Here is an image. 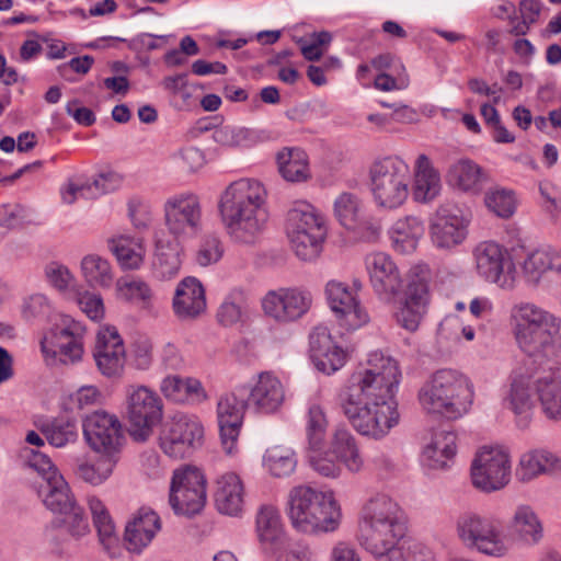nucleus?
<instances>
[{"instance_id": "f257e3e1", "label": "nucleus", "mask_w": 561, "mask_h": 561, "mask_svg": "<svg viewBox=\"0 0 561 561\" xmlns=\"http://www.w3.org/2000/svg\"><path fill=\"white\" fill-rule=\"evenodd\" d=\"M400 381L397 359L382 351L370 352L348 376L336 394V403L359 435L379 440L398 425L394 394Z\"/></svg>"}, {"instance_id": "f03ea898", "label": "nucleus", "mask_w": 561, "mask_h": 561, "mask_svg": "<svg viewBox=\"0 0 561 561\" xmlns=\"http://www.w3.org/2000/svg\"><path fill=\"white\" fill-rule=\"evenodd\" d=\"M405 533L401 508L389 495L377 493L363 505L357 539L376 561L434 560L431 548Z\"/></svg>"}, {"instance_id": "7ed1b4c3", "label": "nucleus", "mask_w": 561, "mask_h": 561, "mask_svg": "<svg viewBox=\"0 0 561 561\" xmlns=\"http://www.w3.org/2000/svg\"><path fill=\"white\" fill-rule=\"evenodd\" d=\"M266 191L254 179H239L221 193L218 209L228 236L238 243L253 244L267 222Z\"/></svg>"}, {"instance_id": "20e7f679", "label": "nucleus", "mask_w": 561, "mask_h": 561, "mask_svg": "<svg viewBox=\"0 0 561 561\" xmlns=\"http://www.w3.org/2000/svg\"><path fill=\"white\" fill-rule=\"evenodd\" d=\"M512 333L524 360L539 363L552 359L561 348V318L530 301H519L510 311Z\"/></svg>"}, {"instance_id": "39448f33", "label": "nucleus", "mask_w": 561, "mask_h": 561, "mask_svg": "<svg viewBox=\"0 0 561 561\" xmlns=\"http://www.w3.org/2000/svg\"><path fill=\"white\" fill-rule=\"evenodd\" d=\"M473 399L472 381L455 369L435 371L419 391L420 404L426 413L449 421L468 414Z\"/></svg>"}, {"instance_id": "423d86ee", "label": "nucleus", "mask_w": 561, "mask_h": 561, "mask_svg": "<svg viewBox=\"0 0 561 561\" xmlns=\"http://www.w3.org/2000/svg\"><path fill=\"white\" fill-rule=\"evenodd\" d=\"M287 515L297 531L309 535L333 533L342 520L341 505L333 492L305 484L289 491Z\"/></svg>"}, {"instance_id": "0eeeda50", "label": "nucleus", "mask_w": 561, "mask_h": 561, "mask_svg": "<svg viewBox=\"0 0 561 561\" xmlns=\"http://www.w3.org/2000/svg\"><path fill=\"white\" fill-rule=\"evenodd\" d=\"M285 231L295 254L302 261H312L322 252L328 227L312 204L296 201L287 211Z\"/></svg>"}, {"instance_id": "6e6552de", "label": "nucleus", "mask_w": 561, "mask_h": 561, "mask_svg": "<svg viewBox=\"0 0 561 561\" xmlns=\"http://www.w3.org/2000/svg\"><path fill=\"white\" fill-rule=\"evenodd\" d=\"M370 192L377 207L394 210L405 204L410 194L409 164L398 156L376 160L369 168Z\"/></svg>"}, {"instance_id": "1a4fd4ad", "label": "nucleus", "mask_w": 561, "mask_h": 561, "mask_svg": "<svg viewBox=\"0 0 561 561\" xmlns=\"http://www.w3.org/2000/svg\"><path fill=\"white\" fill-rule=\"evenodd\" d=\"M540 373L541 360L539 363L523 360L511 374L502 404L515 415V422L519 428H526L533 419L536 408L534 392L537 394L536 379Z\"/></svg>"}, {"instance_id": "9d476101", "label": "nucleus", "mask_w": 561, "mask_h": 561, "mask_svg": "<svg viewBox=\"0 0 561 561\" xmlns=\"http://www.w3.org/2000/svg\"><path fill=\"white\" fill-rule=\"evenodd\" d=\"M456 529L467 546L481 553L502 557L507 550L501 522L492 516L463 513L457 519Z\"/></svg>"}, {"instance_id": "9b49d317", "label": "nucleus", "mask_w": 561, "mask_h": 561, "mask_svg": "<svg viewBox=\"0 0 561 561\" xmlns=\"http://www.w3.org/2000/svg\"><path fill=\"white\" fill-rule=\"evenodd\" d=\"M164 226L170 237L188 241L203 230V210L199 197L193 193L169 196L163 204Z\"/></svg>"}, {"instance_id": "f8f14e48", "label": "nucleus", "mask_w": 561, "mask_h": 561, "mask_svg": "<svg viewBox=\"0 0 561 561\" xmlns=\"http://www.w3.org/2000/svg\"><path fill=\"white\" fill-rule=\"evenodd\" d=\"M126 413L131 435L138 440H145L162 420V399L147 386L130 385L126 388Z\"/></svg>"}, {"instance_id": "ddd939ff", "label": "nucleus", "mask_w": 561, "mask_h": 561, "mask_svg": "<svg viewBox=\"0 0 561 561\" xmlns=\"http://www.w3.org/2000/svg\"><path fill=\"white\" fill-rule=\"evenodd\" d=\"M85 328L81 322L64 317L42 339L41 350L45 358L62 364L77 363L82 358Z\"/></svg>"}, {"instance_id": "4468645a", "label": "nucleus", "mask_w": 561, "mask_h": 561, "mask_svg": "<svg viewBox=\"0 0 561 561\" xmlns=\"http://www.w3.org/2000/svg\"><path fill=\"white\" fill-rule=\"evenodd\" d=\"M206 499V479L199 469L186 466L173 471L169 503L176 515L198 514Z\"/></svg>"}, {"instance_id": "2eb2a0df", "label": "nucleus", "mask_w": 561, "mask_h": 561, "mask_svg": "<svg viewBox=\"0 0 561 561\" xmlns=\"http://www.w3.org/2000/svg\"><path fill=\"white\" fill-rule=\"evenodd\" d=\"M511 476L510 454L501 447H482L471 463L472 485L484 493L504 489Z\"/></svg>"}, {"instance_id": "dca6fc26", "label": "nucleus", "mask_w": 561, "mask_h": 561, "mask_svg": "<svg viewBox=\"0 0 561 561\" xmlns=\"http://www.w3.org/2000/svg\"><path fill=\"white\" fill-rule=\"evenodd\" d=\"M203 435V425L196 417L176 414L161 430L160 448L170 458L184 459L201 446Z\"/></svg>"}, {"instance_id": "f3484780", "label": "nucleus", "mask_w": 561, "mask_h": 561, "mask_svg": "<svg viewBox=\"0 0 561 561\" xmlns=\"http://www.w3.org/2000/svg\"><path fill=\"white\" fill-rule=\"evenodd\" d=\"M245 394V386L240 385L232 391L222 393L217 401L216 414L219 435L227 455H233L237 451L244 413L249 409Z\"/></svg>"}, {"instance_id": "a211bd4d", "label": "nucleus", "mask_w": 561, "mask_h": 561, "mask_svg": "<svg viewBox=\"0 0 561 561\" xmlns=\"http://www.w3.org/2000/svg\"><path fill=\"white\" fill-rule=\"evenodd\" d=\"M479 276L503 289H512L516 268L507 250L494 241H482L473 249Z\"/></svg>"}, {"instance_id": "6ab92c4d", "label": "nucleus", "mask_w": 561, "mask_h": 561, "mask_svg": "<svg viewBox=\"0 0 561 561\" xmlns=\"http://www.w3.org/2000/svg\"><path fill=\"white\" fill-rule=\"evenodd\" d=\"M82 427L84 438L92 450L118 459L125 436L116 415L95 411L85 416Z\"/></svg>"}, {"instance_id": "aec40b11", "label": "nucleus", "mask_w": 561, "mask_h": 561, "mask_svg": "<svg viewBox=\"0 0 561 561\" xmlns=\"http://www.w3.org/2000/svg\"><path fill=\"white\" fill-rule=\"evenodd\" d=\"M313 297L301 287L268 291L262 300L264 312L277 322L288 323L302 318L311 309Z\"/></svg>"}, {"instance_id": "412c9836", "label": "nucleus", "mask_w": 561, "mask_h": 561, "mask_svg": "<svg viewBox=\"0 0 561 561\" xmlns=\"http://www.w3.org/2000/svg\"><path fill=\"white\" fill-rule=\"evenodd\" d=\"M471 218L456 206H440L430 225V237L435 248L451 250L468 237Z\"/></svg>"}, {"instance_id": "4be33fe9", "label": "nucleus", "mask_w": 561, "mask_h": 561, "mask_svg": "<svg viewBox=\"0 0 561 561\" xmlns=\"http://www.w3.org/2000/svg\"><path fill=\"white\" fill-rule=\"evenodd\" d=\"M324 293L341 327L346 330H356L369 321V316L356 294L345 283L335 279L329 280Z\"/></svg>"}, {"instance_id": "5701e85b", "label": "nucleus", "mask_w": 561, "mask_h": 561, "mask_svg": "<svg viewBox=\"0 0 561 561\" xmlns=\"http://www.w3.org/2000/svg\"><path fill=\"white\" fill-rule=\"evenodd\" d=\"M333 214L341 226L364 238L375 239L380 233V226L368 217L365 203L356 193L339 194L333 203Z\"/></svg>"}, {"instance_id": "b1692460", "label": "nucleus", "mask_w": 561, "mask_h": 561, "mask_svg": "<svg viewBox=\"0 0 561 561\" xmlns=\"http://www.w3.org/2000/svg\"><path fill=\"white\" fill-rule=\"evenodd\" d=\"M247 388L249 409L262 415L279 411L285 401V387L272 371H261Z\"/></svg>"}, {"instance_id": "393cba45", "label": "nucleus", "mask_w": 561, "mask_h": 561, "mask_svg": "<svg viewBox=\"0 0 561 561\" xmlns=\"http://www.w3.org/2000/svg\"><path fill=\"white\" fill-rule=\"evenodd\" d=\"M365 263L374 291L382 300H392L402 287V277L391 256L376 252L367 255Z\"/></svg>"}, {"instance_id": "a878e982", "label": "nucleus", "mask_w": 561, "mask_h": 561, "mask_svg": "<svg viewBox=\"0 0 561 561\" xmlns=\"http://www.w3.org/2000/svg\"><path fill=\"white\" fill-rule=\"evenodd\" d=\"M310 357L317 369L328 376L340 370L346 363V353L332 339L324 325L313 328L309 335Z\"/></svg>"}, {"instance_id": "bb28decb", "label": "nucleus", "mask_w": 561, "mask_h": 561, "mask_svg": "<svg viewBox=\"0 0 561 561\" xmlns=\"http://www.w3.org/2000/svg\"><path fill=\"white\" fill-rule=\"evenodd\" d=\"M125 346L114 327L102 328L96 336L94 359L102 375L117 377L124 370Z\"/></svg>"}, {"instance_id": "cd10ccee", "label": "nucleus", "mask_w": 561, "mask_h": 561, "mask_svg": "<svg viewBox=\"0 0 561 561\" xmlns=\"http://www.w3.org/2000/svg\"><path fill=\"white\" fill-rule=\"evenodd\" d=\"M557 362L541 360V373L537 381V401L549 420L561 421V375Z\"/></svg>"}, {"instance_id": "c85d7f7f", "label": "nucleus", "mask_w": 561, "mask_h": 561, "mask_svg": "<svg viewBox=\"0 0 561 561\" xmlns=\"http://www.w3.org/2000/svg\"><path fill=\"white\" fill-rule=\"evenodd\" d=\"M161 528L160 517L150 508L141 507L126 524L124 541L128 551L140 553Z\"/></svg>"}, {"instance_id": "c756f323", "label": "nucleus", "mask_w": 561, "mask_h": 561, "mask_svg": "<svg viewBox=\"0 0 561 561\" xmlns=\"http://www.w3.org/2000/svg\"><path fill=\"white\" fill-rule=\"evenodd\" d=\"M172 307L181 320H194L206 310V296L202 283L195 277H185L176 286Z\"/></svg>"}, {"instance_id": "7c9ffc66", "label": "nucleus", "mask_w": 561, "mask_h": 561, "mask_svg": "<svg viewBox=\"0 0 561 561\" xmlns=\"http://www.w3.org/2000/svg\"><path fill=\"white\" fill-rule=\"evenodd\" d=\"M557 473H561V457L548 449H531L522 454L515 469V476L520 482Z\"/></svg>"}, {"instance_id": "2f4dec72", "label": "nucleus", "mask_w": 561, "mask_h": 561, "mask_svg": "<svg viewBox=\"0 0 561 561\" xmlns=\"http://www.w3.org/2000/svg\"><path fill=\"white\" fill-rule=\"evenodd\" d=\"M412 176L411 192L415 202L428 203L439 195L442 190L440 174L425 153L416 157Z\"/></svg>"}, {"instance_id": "473e14b6", "label": "nucleus", "mask_w": 561, "mask_h": 561, "mask_svg": "<svg viewBox=\"0 0 561 561\" xmlns=\"http://www.w3.org/2000/svg\"><path fill=\"white\" fill-rule=\"evenodd\" d=\"M244 484L234 472H226L215 482L214 502L220 514L238 516L244 504Z\"/></svg>"}, {"instance_id": "72a5a7b5", "label": "nucleus", "mask_w": 561, "mask_h": 561, "mask_svg": "<svg viewBox=\"0 0 561 561\" xmlns=\"http://www.w3.org/2000/svg\"><path fill=\"white\" fill-rule=\"evenodd\" d=\"M183 240L167 236L164 232H157L154 236V259L153 273L160 279H170L179 274L183 252Z\"/></svg>"}, {"instance_id": "f704fd0d", "label": "nucleus", "mask_w": 561, "mask_h": 561, "mask_svg": "<svg viewBox=\"0 0 561 561\" xmlns=\"http://www.w3.org/2000/svg\"><path fill=\"white\" fill-rule=\"evenodd\" d=\"M90 533L84 510L77 503L71 510L56 516L45 528V536L57 545L66 540L65 535L79 540Z\"/></svg>"}, {"instance_id": "c9c22d12", "label": "nucleus", "mask_w": 561, "mask_h": 561, "mask_svg": "<svg viewBox=\"0 0 561 561\" xmlns=\"http://www.w3.org/2000/svg\"><path fill=\"white\" fill-rule=\"evenodd\" d=\"M159 389L168 401L174 403L199 404L208 398L202 382L194 377L168 375L161 380Z\"/></svg>"}, {"instance_id": "e433bc0d", "label": "nucleus", "mask_w": 561, "mask_h": 561, "mask_svg": "<svg viewBox=\"0 0 561 561\" xmlns=\"http://www.w3.org/2000/svg\"><path fill=\"white\" fill-rule=\"evenodd\" d=\"M425 231L421 218L408 215L397 219L388 230L392 249L400 254H410L417 248Z\"/></svg>"}, {"instance_id": "4c0bfd02", "label": "nucleus", "mask_w": 561, "mask_h": 561, "mask_svg": "<svg viewBox=\"0 0 561 561\" xmlns=\"http://www.w3.org/2000/svg\"><path fill=\"white\" fill-rule=\"evenodd\" d=\"M522 268L531 284H538L545 273H552L561 280V251L552 248L536 250L527 255Z\"/></svg>"}, {"instance_id": "58836bf2", "label": "nucleus", "mask_w": 561, "mask_h": 561, "mask_svg": "<svg viewBox=\"0 0 561 561\" xmlns=\"http://www.w3.org/2000/svg\"><path fill=\"white\" fill-rule=\"evenodd\" d=\"M331 454L351 472H358L364 466L357 440L345 426H336L330 439Z\"/></svg>"}, {"instance_id": "ea45409f", "label": "nucleus", "mask_w": 561, "mask_h": 561, "mask_svg": "<svg viewBox=\"0 0 561 561\" xmlns=\"http://www.w3.org/2000/svg\"><path fill=\"white\" fill-rule=\"evenodd\" d=\"M37 485L38 496L46 508L56 516L71 510L78 503L62 476H55L53 481L37 482Z\"/></svg>"}, {"instance_id": "a19ab883", "label": "nucleus", "mask_w": 561, "mask_h": 561, "mask_svg": "<svg viewBox=\"0 0 561 561\" xmlns=\"http://www.w3.org/2000/svg\"><path fill=\"white\" fill-rule=\"evenodd\" d=\"M278 172L282 178L291 183H302L311 179L309 158L300 148L285 147L276 156Z\"/></svg>"}, {"instance_id": "79ce46f5", "label": "nucleus", "mask_w": 561, "mask_h": 561, "mask_svg": "<svg viewBox=\"0 0 561 561\" xmlns=\"http://www.w3.org/2000/svg\"><path fill=\"white\" fill-rule=\"evenodd\" d=\"M457 436L454 432H437L432 442L424 448L423 458L432 469H446L456 456Z\"/></svg>"}, {"instance_id": "37998d69", "label": "nucleus", "mask_w": 561, "mask_h": 561, "mask_svg": "<svg viewBox=\"0 0 561 561\" xmlns=\"http://www.w3.org/2000/svg\"><path fill=\"white\" fill-rule=\"evenodd\" d=\"M510 525L513 533L528 545L538 543L543 536V527L537 513L527 504L515 508Z\"/></svg>"}, {"instance_id": "c03bdc74", "label": "nucleus", "mask_w": 561, "mask_h": 561, "mask_svg": "<svg viewBox=\"0 0 561 561\" xmlns=\"http://www.w3.org/2000/svg\"><path fill=\"white\" fill-rule=\"evenodd\" d=\"M117 295L121 299L139 309L150 311L154 295L147 282L138 277L121 278L116 283Z\"/></svg>"}, {"instance_id": "a18cd8bd", "label": "nucleus", "mask_w": 561, "mask_h": 561, "mask_svg": "<svg viewBox=\"0 0 561 561\" xmlns=\"http://www.w3.org/2000/svg\"><path fill=\"white\" fill-rule=\"evenodd\" d=\"M449 178L461 191L479 193L486 179L483 170L470 159H460L449 169Z\"/></svg>"}, {"instance_id": "49530a36", "label": "nucleus", "mask_w": 561, "mask_h": 561, "mask_svg": "<svg viewBox=\"0 0 561 561\" xmlns=\"http://www.w3.org/2000/svg\"><path fill=\"white\" fill-rule=\"evenodd\" d=\"M87 503L100 541L107 550H110L118 541L114 520L105 504L95 495L88 496Z\"/></svg>"}, {"instance_id": "de8ad7c7", "label": "nucleus", "mask_w": 561, "mask_h": 561, "mask_svg": "<svg viewBox=\"0 0 561 561\" xmlns=\"http://www.w3.org/2000/svg\"><path fill=\"white\" fill-rule=\"evenodd\" d=\"M108 249L125 270H136L144 262L145 250L141 242L128 236L110 239Z\"/></svg>"}, {"instance_id": "09e8293b", "label": "nucleus", "mask_w": 561, "mask_h": 561, "mask_svg": "<svg viewBox=\"0 0 561 561\" xmlns=\"http://www.w3.org/2000/svg\"><path fill=\"white\" fill-rule=\"evenodd\" d=\"M216 144L229 148H251L262 140L261 133L241 126L224 125L213 131Z\"/></svg>"}, {"instance_id": "8fccbe9b", "label": "nucleus", "mask_w": 561, "mask_h": 561, "mask_svg": "<svg viewBox=\"0 0 561 561\" xmlns=\"http://www.w3.org/2000/svg\"><path fill=\"white\" fill-rule=\"evenodd\" d=\"M256 533L263 546H275L283 537L280 516L276 507L264 505L256 515Z\"/></svg>"}, {"instance_id": "3c124183", "label": "nucleus", "mask_w": 561, "mask_h": 561, "mask_svg": "<svg viewBox=\"0 0 561 561\" xmlns=\"http://www.w3.org/2000/svg\"><path fill=\"white\" fill-rule=\"evenodd\" d=\"M264 468L276 478L290 476L297 466L294 450L284 446H273L266 449L263 456Z\"/></svg>"}, {"instance_id": "603ef678", "label": "nucleus", "mask_w": 561, "mask_h": 561, "mask_svg": "<svg viewBox=\"0 0 561 561\" xmlns=\"http://www.w3.org/2000/svg\"><path fill=\"white\" fill-rule=\"evenodd\" d=\"M117 460V458L103 455L95 462L81 460L76 465L75 474L85 483L100 485L111 477Z\"/></svg>"}, {"instance_id": "864d4df0", "label": "nucleus", "mask_w": 561, "mask_h": 561, "mask_svg": "<svg viewBox=\"0 0 561 561\" xmlns=\"http://www.w3.org/2000/svg\"><path fill=\"white\" fill-rule=\"evenodd\" d=\"M328 420L324 410L319 404H310L306 415V435L308 449L324 447Z\"/></svg>"}, {"instance_id": "5fc2aeb1", "label": "nucleus", "mask_w": 561, "mask_h": 561, "mask_svg": "<svg viewBox=\"0 0 561 561\" xmlns=\"http://www.w3.org/2000/svg\"><path fill=\"white\" fill-rule=\"evenodd\" d=\"M81 270L85 280L93 287H108L113 280L111 264L98 254H89L82 259Z\"/></svg>"}, {"instance_id": "6e6d98bb", "label": "nucleus", "mask_w": 561, "mask_h": 561, "mask_svg": "<svg viewBox=\"0 0 561 561\" xmlns=\"http://www.w3.org/2000/svg\"><path fill=\"white\" fill-rule=\"evenodd\" d=\"M484 205L499 218L508 219L516 211L517 198L514 191L497 186L486 191Z\"/></svg>"}, {"instance_id": "4d7b16f0", "label": "nucleus", "mask_w": 561, "mask_h": 561, "mask_svg": "<svg viewBox=\"0 0 561 561\" xmlns=\"http://www.w3.org/2000/svg\"><path fill=\"white\" fill-rule=\"evenodd\" d=\"M48 443L54 447H64L78 438L77 423L70 419H54L42 427Z\"/></svg>"}, {"instance_id": "13d9d810", "label": "nucleus", "mask_w": 561, "mask_h": 561, "mask_svg": "<svg viewBox=\"0 0 561 561\" xmlns=\"http://www.w3.org/2000/svg\"><path fill=\"white\" fill-rule=\"evenodd\" d=\"M428 300L430 293L426 272L421 267H415L412 270L409 278L403 301L426 309Z\"/></svg>"}, {"instance_id": "bf43d9fd", "label": "nucleus", "mask_w": 561, "mask_h": 561, "mask_svg": "<svg viewBox=\"0 0 561 561\" xmlns=\"http://www.w3.org/2000/svg\"><path fill=\"white\" fill-rule=\"evenodd\" d=\"M244 297L241 290L234 289L230 291L217 310V320L224 327H232L237 324L243 314Z\"/></svg>"}, {"instance_id": "052dcab7", "label": "nucleus", "mask_w": 561, "mask_h": 561, "mask_svg": "<svg viewBox=\"0 0 561 561\" xmlns=\"http://www.w3.org/2000/svg\"><path fill=\"white\" fill-rule=\"evenodd\" d=\"M308 458L311 467L319 474L327 478H336L341 474V463L331 454V449L323 450V447L318 449H308Z\"/></svg>"}, {"instance_id": "680f3d73", "label": "nucleus", "mask_w": 561, "mask_h": 561, "mask_svg": "<svg viewBox=\"0 0 561 561\" xmlns=\"http://www.w3.org/2000/svg\"><path fill=\"white\" fill-rule=\"evenodd\" d=\"M224 254V247L215 233L205 234L196 251L195 261L199 266L206 267L216 264Z\"/></svg>"}, {"instance_id": "e2e57ef3", "label": "nucleus", "mask_w": 561, "mask_h": 561, "mask_svg": "<svg viewBox=\"0 0 561 561\" xmlns=\"http://www.w3.org/2000/svg\"><path fill=\"white\" fill-rule=\"evenodd\" d=\"M101 196L99 187H95V178L72 182L61 191L62 202L73 204L78 198L94 199Z\"/></svg>"}, {"instance_id": "0e129e2a", "label": "nucleus", "mask_w": 561, "mask_h": 561, "mask_svg": "<svg viewBox=\"0 0 561 561\" xmlns=\"http://www.w3.org/2000/svg\"><path fill=\"white\" fill-rule=\"evenodd\" d=\"M45 277L59 291H66L75 284V278L69 268L58 262H49L45 266Z\"/></svg>"}, {"instance_id": "69168bd1", "label": "nucleus", "mask_w": 561, "mask_h": 561, "mask_svg": "<svg viewBox=\"0 0 561 561\" xmlns=\"http://www.w3.org/2000/svg\"><path fill=\"white\" fill-rule=\"evenodd\" d=\"M539 193L543 199V209L553 221L561 215V196L559 188L551 182H541Z\"/></svg>"}, {"instance_id": "338daca9", "label": "nucleus", "mask_w": 561, "mask_h": 561, "mask_svg": "<svg viewBox=\"0 0 561 561\" xmlns=\"http://www.w3.org/2000/svg\"><path fill=\"white\" fill-rule=\"evenodd\" d=\"M26 463L41 476L39 482L53 481L55 476H61L50 458L39 451L30 450Z\"/></svg>"}, {"instance_id": "774afa93", "label": "nucleus", "mask_w": 561, "mask_h": 561, "mask_svg": "<svg viewBox=\"0 0 561 561\" xmlns=\"http://www.w3.org/2000/svg\"><path fill=\"white\" fill-rule=\"evenodd\" d=\"M51 306L43 294H34L27 297L22 306V314L26 320L45 318L50 313Z\"/></svg>"}]
</instances>
